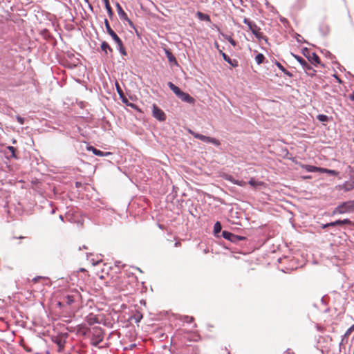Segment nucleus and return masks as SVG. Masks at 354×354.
I'll use <instances>...</instances> for the list:
<instances>
[{"mask_svg":"<svg viewBox=\"0 0 354 354\" xmlns=\"http://www.w3.org/2000/svg\"><path fill=\"white\" fill-rule=\"evenodd\" d=\"M174 246H175V247H177V241L175 242V243H174Z\"/></svg>","mask_w":354,"mask_h":354,"instance_id":"8fccbe9b","label":"nucleus"},{"mask_svg":"<svg viewBox=\"0 0 354 354\" xmlns=\"http://www.w3.org/2000/svg\"><path fill=\"white\" fill-rule=\"evenodd\" d=\"M275 64L285 75L290 77H292V74L287 71L279 62H276Z\"/></svg>","mask_w":354,"mask_h":354,"instance_id":"412c9836","label":"nucleus"},{"mask_svg":"<svg viewBox=\"0 0 354 354\" xmlns=\"http://www.w3.org/2000/svg\"><path fill=\"white\" fill-rule=\"evenodd\" d=\"M167 85L169 86V88L173 91V92L177 95V86L174 84L172 82H169L167 83Z\"/></svg>","mask_w":354,"mask_h":354,"instance_id":"2f4dec72","label":"nucleus"},{"mask_svg":"<svg viewBox=\"0 0 354 354\" xmlns=\"http://www.w3.org/2000/svg\"><path fill=\"white\" fill-rule=\"evenodd\" d=\"M265 56L262 53H258L255 57V61L257 64H262L265 60Z\"/></svg>","mask_w":354,"mask_h":354,"instance_id":"393cba45","label":"nucleus"},{"mask_svg":"<svg viewBox=\"0 0 354 354\" xmlns=\"http://www.w3.org/2000/svg\"><path fill=\"white\" fill-rule=\"evenodd\" d=\"M333 226H336L335 224V221L334 222H330V223H326V224H324V225H322V227L323 229H324V228H326L328 227H333Z\"/></svg>","mask_w":354,"mask_h":354,"instance_id":"4c0bfd02","label":"nucleus"},{"mask_svg":"<svg viewBox=\"0 0 354 354\" xmlns=\"http://www.w3.org/2000/svg\"><path fill=\"white\" fill-rule=\"evenodd\" d=\"M352 221H350L348 218L344 219V220H337L335 221V225H344V224H351Z\"/></svg>","mask_w":354,"mask_h":354,"instance_id":"bb28decb","label":"nucleus"},{"mask_svg":"<svg viewBox=\"0 0 354 354\" xmlns=\"http://www.w3.org/2000/svg\"><path fill=\"white\" fill-rule=\"evenodd\" d=\"M167 57L170 62H174L175 64H177V61L176 59V57L172 55L171 52L169 50H165Z\"/></svg>","mask_w":354,"mask_h":354,"instance_id":"a878e982","label":"nucleus"},{"mask_svg":"<svg viewBox=\"0 0 354 354\" xmlns=\"http://www.w3.org/2000/svg\"><path fill=\"white\" fill-rule=\"evenodd\" d=\"M7 149H8V150L9 151H10V152H11V153H12V155H11V156H12V157H13V158H16V154H15V148L14 147H12V146H8V147H7Z\"/></svg>","mask_w":354,"mask_h":354,"instance_id":"72a5a7b5","label":"nucleus"},{"mask_svg":"<svg viewBox=\"0 0 354 354\" xmlns=\"http://www.w3.org/2000/svg\"><path fill=\"white\" fill-rule=\"evenodd\" d=\"M104 24H105V27H106L107 33L112 37V39L114 40V41L117 44L118 49L119 52L121 53V55H126L127 52L123 46V43H122V40L117 35V34L111 29V28L109 25V21L106 19H104Z\"/></svg>","mask_w":354,"mask_h":354,"instance_id":"f257e3e1","label":"nucleus"},{"mask_svg":"<svg viewBox=\"0 0 354 354\" xmlns=\"http://www.w3.org/2000/svg\"><path fill=\"white\" fill-rule=\"evenodd\" d=\"M102 340V339H100L99 341H97V342H95V343H93V345H95V346H97V345L98 344V343H99L100 342H101Z\"/></svg>","mask_w":354,"mask_h":354,"instance_id":"c03bdc74","label":"nucleus"},{"mask_svg":"<svg viewBox=\"0 0 354 354\" xmlns=\"http://www.w3.org/2000/svg\"><path fill=\"white\" fill-rule=\"evenodd\" d=\"M351 225H354V222H352V223H351Z\"/></svg>","mask_w":354,"mask_h":354,"instance_id":"603ef678","label":"nucleus"},{"mask_svg":"<svg viewBox=\"0 0 354 354\" xmlns=\"http://www.w3.org/2000/svg\"><path fill=\"white\" fill-rule=\"evenodd\" d=\"M220 54L222 55L223 59L227 62L228 64L232 65L234 67H236L238 66V62L236 60L234 59L232 60L229 56H227L225 53H224L221 50H219Z\"/></svg>","mask_w":354,"mask_h":354,"instance_id":"4468645a","label":"nucleus"},{"mask_svg":"<svg viewBox=\"0 0 354 354\" xmlns=\"http://www.w3.org/2000/svg\"><path fill=\"white\" fill-rule=\"evenodd\" d=\"M115 86H116L117 91H118V94L122 97V95H123V91L121 89V88H120V85H119V84L118 82L115 83Z\"/></svg>","mask_w":354,"mask_h":354,"instance_id":"c9c22d12","label":"nucleus"},{"mask_svg":"<svg viewBox=\"0 0 354 354\" xmlns=\"http://www.w3.org/2000/svg\"><path fill=\"white\" fill-rule=\"evenodd\" d=\"M178 319H180L183 322H186L187 324L191 325L190 329L194 328L196 324L193 323L194 318L192 317L184 316L183 317H179Z\"/></svg>","mask_w":354,"mask_h":354,"instance_id":"f3484780","label":"nucleus"},{"mask_svg":"<svg viewBox=\"0 0 354 354\" xmlns=\"http://www.w3.org/2000/svg\"><path fill=\"white\" fill-rule=\"evenodd\" d=\"M226 39L232 46H235L236 45V42L230 36H227Z\"/></svg>","mask_w":354,"mask_h":354,"instance_id":"e433bc0d","label":"nucleus"},{"mask_svg":"<svg viewBox=\"0 0 354 354\" xmlns=\"http://www.w3.org/2000/svg\"><path fill=\"white\" fill-rule=\"evenodd\" d=\"M354 211V200L348 201L339 205L335 210V212L339 214H345Z\"/></svg>","mask_w":354,"mask_h":354,"instance_id":"7ed1b4c3","label":"nucleus"},{"mask_svg":"<svg viewBox=\"0 0 354 354\" xmlns=\"http://www.w3.org/2000/svg\"><path fill=\"white\" fill-rule=\"evenodd\" d=\"M59 218H60V219H61L62 221H63V220H64L63 216H62V215H60V216H59Z\"/></svg>","mask_w":354,"mask_h":354,"instance_id":"09e8293b","label":"nucleus"},{"mask_svg":"<svg viewBox=\"0 0 354 354\" xmlns=\"http://www.w3.org/2000/svg\"><path fill=\"white\" fill-rule=\"evenodd\" d=\"M105 8L107 10V13L109 15V17L110 18H112V17L113 16V10H112V8L109 4V3H107L106 5L105 6Z\"/></svg>","mask_w":354,"mask_h":354,"instance_id":"c756f323","label":"nucleus"},{"mask_svg":"<svg viewBox=\"0 0 354 354\" xmlns=\"http://www.w3.org/2000/svg\"><path fill=\"white\" fill-rule=\"evenodd\" d=\"M321 171L324 173L328 174L332 176H337L339 174V172L335 170L328 169H324L322 168Z\"/></svg>","mask_w":354,"mask_h":354,"instance_id":"cd10ccee","label":"nucleus"},{"mask_svg":"<svg viewBox=\"0 0 354 354\" xmlns=\"http://www.w3.org/2000/svg\"><path fill=\"white\" fill-rule=\"evenodd\" d=\"M225 180L232 183L234 185H237L239 186H241V187H244L246 185L247 183L243 181V180H236L231 175H227L225 176Z\"/></svg>","mask_w":354,"mask_h":354,"instance_id":"f8f14e48","label":"nucleus"},{"mask_svg":"<svg viewBox=\"0 0 354 354\" xmlns=\"http://www.w3.org/2000/svg\"><path fill=\"white\" fill-rule=\"evenodd\" d=\"M292 56L299 62V64L302 66L303 69L308 75H313L315 71L313 69L312 66L301 57L292 54Z\"/></svg>","mask_w":354,"mask_h":354,"instance_id":"423d86ee","label":"nucleus"},{"mask_svg":"<svg viewBox=\"0 0 354 354\" xmlns=\"http://www.w3.org/2000/svg\"><path fill=\"white\" fill-rule=\"evenodd\" d=\"M16 120L20 124H23L24 123V119L22 117H21L20 115H17Z\"/></svg>","mask_w":354,"mask_h":354,"instance_id":"58836bf2","label":"nucleus"},{"mask_svg":"<svg viewBox=\"0 0 354 354\" xmlns=\"http://www.w3.org/2000/svg\"><path fill=\"white\" fill-rule=\"evenodd\" d=\"M88 149L89 151H92V152L93 153V154L97 156H100V157H103V156H106L109 154H110V153L109 152H103L99 149H97L96 148L92 147V146H90Z\"/></svg>","mask_w":354,"mask_h":354,"instance_id":"dca6fc26","label":"nucleus"},{"mask_svg":"<svg viewBox=\"0 0 354 354\" xmlns=\"http://www.w3.org/2000/svg\"><path fill=\"white\" fill-rule=\"evenodd\" d=\"M178 98L180 99L182 101L187 102L191 104H194L195 103V100L194 97H192L188 93L181 91L179 88H178Z\"/></svg>","mask_w":354,"mask_h":354,"instance_id":"9d476101","label":"nucleus"},{"mask_svg":"<svg viewBox=\"0 0 354 354\" xmlns=\"http://www.w3.org/2000/svg\"><path fill=\"white\" fill-rule=\"evenodd\" d=\"M152 115L159 121H165L166 119V115L164 111L156 104H153Z\"/></svg>","mask_w":354,"mask_h":354,"instance_id":"6e6552de","label":"nucleus"},{"mask_svg":"<svg viewBox=\"0 0 354 354\" xmlns=\"http://www.w3.org/2000/svg\"><path fill=\"white\" fill-rule=\"evenodd\" d=\"M349 99H350L351 101H354V92H353L352 94H351V95H349Z\"/></svg>","mask_w":354,"mask_h":354,"instance_id":"37998d69","label":"nucleus"},{"mask_svg":"<svg viewBox=\"0 0 354 354\" xmlns=\"http://www.w3.org/2000/svg\"><path fill=\"white\" fill-rule=\"evenodd\" d=\"M198 336L197 335H196L195 333H189L188 334V337L187 338L189 339V340H194V341H196V338L198 337Z\"/></svg>","mask_w":354,"mask_h":354,"instance_id":"f704fd0d","label":"nucleus"},{"mask_svg":"<svg viewBox=\"0 0 354 354\" xmlns=\"http://www.w3.org/2000/svg\"><path fill=\"white\" fill-rule=\"evenodd\" d=\"M196 16L201 21H208V22L211 21L210 17L207 14H205V13H203V12L198 11L196 13Z\"/></svg>","mask_w":354,"mask_h":354,"instance_id":"6ab92c4d","label":"nucleus"},{"mask_svg":"<svg viewBox=\"0 0 354 354\" xmlns=\"http://www.w3.org/2000/svg\"><path fill=\"white\" fill-rule=\"evenodd\" d=\"M304 167L308 172H315L317 171H321V169H322L320 167H317L313 166V165H305Z\"/></svg>","mask_w":354,"mask_h":354,"instance_id":"4be33fe9","label":"nucleus"},{"mask_svg":"<svg viewBox=\"0 0 354 354\" xmlns=\"http://www.w3.org/2000/svg\"><path fill=\"white\" fill-rule=\"evenodd\" d=\"M225 180L232 183L234 185H237L239 186H241V187H244L246 185L247 183L243 181V180H236L231 175H227L225 176Z\"/></svg>","mask_w":354,"mask_h":354,"instance_id":"ddd939ff","label":"nucleus"},{"mask_svg":"<svg viewBox=\"0 0 354 354\" xmlns=\"http://www.w3.org/2000/svg\"><path fill=\"white\" fill-rule=\"evenodd\" d=\"M222 236L224 239L229 240L234 243H237L240 241H243L246 239L245 236H238L227 231H223Z\"/></svg>","mask_w":354,"mask_h":354,"instance_id":"0eeeda50","label":"nucleus"},{"mask_svg":"<svg viewBox=\"0 0 354 354\" xmlns=\"http://www.w3.org/2000/svg\"><path fill=\"white\" fill-rule=\"evenodd\" d=\"M335 78L337 79V82H339V83H341V82H342V80H341V79H340V78H339L337 75H335Z\"/></svg>","mask_w":354,"mask_h":354,"instance_id":"a18cd8bd","label":"nucleus"},{"mask_svg":"<svg viewBox=\"0 0 354 354\" xmlns=\"http://www.w3.org/2000/svg\"><path fill=\"white\" fill-rule=\"evenodd\" d=\"M98 263V261L96 263H93L94 266H96Z\"/></svg>","mask_w":354,"mask_h":354,"instance_id":"3c124183","label":"nucleus"},{"mask_svg":"<svg viewBox=\"0 0 354 354\" xmlns=\"http://www.w3.org/2000/svg\"><path fill=\"white\" fill-rule=\"evenodd\" d=\"M349 178L346 180L343 184L338 186L339 190H343L344 192H348L354 189V169L348 166Z\"/></svg>","mask_w":354,"mask_h":354,"instance_id":"f03ea898","label":"nucleus"},{"mask_svg":"<svg viewBox=\"0 0 354 354\" xmlns=\"http://www.w3.org/2000/svg\"><path fill=\"white\" fill-rule=\"evenodd\" d=\"M249 184L252 186H255L257 185L256 182L253 179H251L249 181Z\"/></svg>","mask_w":354,"mask_h":354,"instance_id":"79ce46f5","label":"nucleus"},{"mask_svg":"<svg viewBox=\"0 0 354 354\" xmlns=\"http://www.w3.org/2000/svg\"><path fill=\"white\" fill-rule=\"evenodd\" d=\"M104 5L106 6L107 3H109V0H103Z\"/></svg>","mask_w":354,"mask_h":354,"instance_id":"de8ad7c7","label":"nucleus"},{"mask_svg":"<svg viewBox=\"0 0 354 354\" xmlns=\"http://www.w3.org/2000/svg\"><path fill=\"white\" fill-rule=\"evenodd\" d=\"M101 49L102 51H104L106 54H108V53H112L113 49L110 47L109 44L106 41H103L101 44Z\"/></svg>","mask_w":354,"mask_h":354,"instance_id":"aec40b11","label":"nucleus"},{"mask_svg":"<svg viewBox=\"0 0 354 354\" xmlns=\"http://www.w3.org/2000/svg\"><path fill=\"white\" fill-rule=\"evenodd\" d=\"M283 354H295V353L290 348H288Z\"/></svg>","mask_w":354,"mask_h":354,"instance_id":"ea45409f","label":"nucleus"},{"mask_svg":"<svg viewBox=\"0 0 354 354\" xmlns=\"http://www.w3.org/2000/svg\"><path fill=\"white\" fill-rule=\"evenodd\" d=\"M319 30L322 35H326L330 31V28L326 24H322L320 26Z\"/></svg>","mask_w":354,"mask_h":354,"instance_id":"5701e85b","label":"nucleus"},{"mask_svg":"<svg viewBox=\"0 0 354 354\" xmlns=\"http://www.w3.org/2000/svg\"><path fill=\"white\" fill-rule=\"evenodd\" d=\"M221 231V225L220 222L217 221L214 226V232L215 234H218Z\"/></svg>","mask_w":354,"mask_h":354,"instance_id":"c85d7f7f","label":"nucleus"},{"mask_svg":"<svg viewBox=\"0 0 354 354\" xmlns=\"http://www.w3.org/2000/svg\"><path fill=\"white\" fill-rule=\"evenodd\" d=\"M41 277H35L33 281H35V282L39 280V279H40Z\"/></svg>","mask_w":354,"mask_h":354,"instance_id":"49530a36","label":"nucleus"},{"mask_svg":"<svg viewBox=\"0 0 354 354\" xmlns=\"http://www.w3.org/2000/svg\"><path fill=\"white\" fill-rule=\"evenodd\" d=\"M243 23L248 25L250 30H251L254 35L256 34L259 30H261V28L254 22L250 21L248 18H244Z\"/></svg>","mask_w":354,"mask_h":354,"instance_id":"9b49d317","label":"nucleus"},{"mask_svg":"<svg viewBox=\"0 0 354 354\" xmlns=\"http://www.w3.org/2000/svg\"><path fill=\"white\" fill-rule=\"evenodd\" d=\"M303 51L304 56H306V57L307 56H308L309 54H310L306 48Z\"/></svg>","mask_w":354,"mask_h":354,"instance_id":"a19ab883","label":"nucleus"},{"mask_svg":"<svg viewBox=\"0 0 354 354\" xmlns=\"http://www.w3.org/2000/svg\"><path fill=\"white\" fill-rule=\"evenodd\" d=\"M317 118L321 122H327L328 120V117L326 115L319 114L317 116Z\"/></svg>","mask_w":354,"mask_h":354,"instance_id":"7c9ffc66","label":"nucleus"},{"mask_svg":"<svg viewBox=\"0 0 354 354\" xmlns=\"http://www.w3.org/2000/svg\"><path fill=\"white\" fill-rule=\"evenodd\" d=\"M189 133L193 135V136L195 138H197L201 141H203L205 142H207V143H211V144H213L215 146H219L221 145V142L220 141L216 139V138H212V137H208V136H204V135H202V134H200V133H195L191 130L189 131Z\"/></svg>","mask_w":354,"mask_h":354,"instance_id":"39448f33","label":"nucleus"},{"mask_svg":"<svg viewBox=\"0 0 354 354\" xmlns=\"http://www.w3.org/2000/svg\"><path fill=\"white\" fill-rule=\"evenodd\" d=\"M307 59L310 62L315 65L319 64V57L315 53H312L307 56Z\"/></svg>","mask_w":354,"mask_h":354,"instance_id":"2eb2a0df","label":"nucleus"},{"mask_svg":"<svg viewBox=\"0 0 354 354\" xmlns=\"http://www.w3.org/2000/svg\"><path fill=\"white\" fill-rule=\"evenodd\" d=\"M76 297H78V295H67L63 298L64 302L66 303L68 305H71L75 302Z\"/></svg>","mask_w":354,"mask_h":354,"instance_id":"a211bd4d","label":"nucleus"},{"mask_svg":"<svg viewBox=\"0 0 354 354\" xmlns=\"http://www.w3.org/2000/svg\"><path fill=\"white\" fill-rule=\"evenodd\" d=\"M189 133L193 135V136L195 138H197L201 141H203L205 142H207V143H211V144H213L215 146H219L221 145V142L220 141L216 139V138H212V137H208V136H204V135H202V134H200V133H195L191 130L189 131Z\"/></svg>","mask_w":354,"mask_h":354,"instance_id":"20e7f679","label":"nucleus"},{"mask_svg":"<svg viewBox=\"0 0 354 354\" xmlns=\"http://www.w3.org/2000/svg\"><path fill=\"white\" fill-rule=\"evenodd\" d=\"M254 36L259 41L264 40L266 42H268V37L266 36H264L263 32H261L260 30H259L256 34H254Z\"/></svg>","mask_w":354,"mask_h":354,"instance_id":"b1692460","label":"nucleus"},{"mask_svg":"<svg viewBox=\"0 0 354 354\" xmlns=\"http://www.w3.org/2000/svg\"><path fill=\"white\" fill-rule=\"evenodd\" d=\"M115 6H116L117 12H118V14L120 18L122 20L127 21L129 23V24L130 25V26L134 28V25H133V22L129 19L127 15L123 10V9L121 7V6L120 5V3L117 2L115 4Z\"/></svg>","mask_w":354,"mask_h":354,"instance_id":"1a4fd4ad","label":"nucleus"},{"mask_svg":"<svg viewBox=\"0 0 354 354\" xmlns=\"http://www.w3.org/2000/svg\"><path fill=\"white\" fill-rule=\"evenodd\" d=\"M354 330V324L352 325L345 333L344 335V337H348L351 333Z\"/></svg>","mask_w":354,"mask_h":354,"instance_id":"473e14b6","label":"nucleus"}]
</instances>
